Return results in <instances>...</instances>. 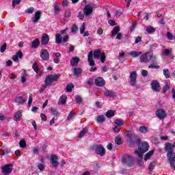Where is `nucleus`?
Listing matches in <instances>:
<instances>
[{"label": "nucleus", "mask_w": 175, "mask_h": 175, "mask_svg": "<svg viewBox=\"0 0 175 175\" xmlns=\"http://www.w3.org/2000/svg\"><path fill=\"white\" fill-rule=\"evenodd\" d=\"M88 132V128L87 127L83 128L82 131L79 133L78 135V138L81 139L84 137V136H85V133H87Z\"/></svg>", "instance_id": "27"}, {"label": "nucleus", "mask_w": 175, "mask_h": 175, "mask_svg": "<svg viewBox=\"0 0 175 175\" xmlns=\"http://www.w3.org/2000/svg\"><path fill=\"white\" fill-rule=\"evenodd\" d=\"M69 40V36L66 35L63 38L62 36L59 33L55 34V43L57 44H61V43L63 42V43H66Z\"/></svg>", "instance_id": "8"}, {"label": "nucleus", "mask_w": 175, "mask_h": 175, "mask_svg": "<svg viewBox=\"0 0 175 175\" xmlns=\"http://www.w3.org/2000/svg\"><path fill=\"white\" fill-rule=\"evenodd\" d=\"M51 163L52 165V167H57V166L59 165V163H58V156L56 154H51Z\"/></svg>", "instance_id": "14"}, {"label": "nucleus", "mask_w": 175, "mask_h": 175, "mask_svg": "<svg viewBox=\"0 0 175 175\" xmlns=\"http://www.w3.org/2000/svg\"><path fill=\"white\" fill-rule=\"evenodd\" d=\"M94 84L96 85V87H105L106 85V81L105 79H103V78L98 77L95 79Z\"/></svg>", "instance_id": "15"}, {"label": "nucleus", "mask_w": 175, "mask_h": 175, "mask_svg": "<svg viewBox=\"0 0 175 175\" xmlns=\"http://www.w3.org/2000/svg\"><path fill=\"white\" fill-rule=\"evenodd\" d=\"M73 117H75V113H73V111H71L69 113L67 119L68 120V121H70V120H72V118H73Z\"/></svg>", "instance_id": "55"}, {"label": "nucleus", "mask_w": 175, "mask_h": 175, "mask_svg": "<svg viewBox=\"0 0 175 175\" xmlns=\"http://www.w3.org/2000/svg\"><path fill=\"white\" fill-rule=\"evenodd\" d=\"M21 117H23V115L21 114V111H18L14 115V118L15 121H20V120H21Z\"/></svg>", "instance_id": "34"}, {"label": "nucleus", "mask_w": 175, "mask_h": 175, "mask_svg": "<svg viewBox=\"0 0 175 175\" xmlns=\"http://www.w3.org/2000/svg\"><path fill=\"white\" fill-rule=\"evenodd\" d=\"M70 16H72V12H70V10H67L64 12V17H66V18H69Z\"/></svg>", "instance_id": "48"}, {"label": "nucleus", "mask_w": 175, "mask_h": 175, "mask_svg": "<svg viewBox=\"0 0 175 175\" xmlns=\"http://www.w3.org/2000/svg\"><path fill=\"white\" fill-rule=\"evenodd\" d=\"M32 68L36 73H39V66H38V63L34 62L32 65Z\"/></svg>", "instance_id": "44"}, {"label": "nucleus", "mask_w": 175, "mask_h": 175, "mask_svg": "<svg viewBox=\"0 0 175 175\" xmlns=\"http://www.w3.org/2000/svg\"><path fill=\"white\" fill-rule=\"evenodd\" d=\"M129 143L131 146V147L132 148H133V147H135V146H139L140 144V143H142V139H140V137H139L138 135H135L134 137H133V139H130L129 140Z\"/></svg>", "instance_id": "9"}, {"label": "nucleus", "mask_w": 175, "mask_h": 175, "mask_svg": "<svg viewBox=\"0 0 175 175\" xmlns=\"http://www.w3.org/2000/svg\"><path fill=\"white\" fill-rule=\"evenodd\" d=\"M75 100L77 103L80 104L83 102V98L80 96H76Z\"/></svg>", "instance_id": "51"}, {"label": "nucleus", "mask_w": 175, "mask_h": 175, "mask_svg": "<svg viewBox=\"0 0 175 175\" xmlns=\"http://www.w3.org/2000/svg\"><path fill=\"white\" fill-rule=\"evenodd\" d=\"M59 10H61V7L58 5V3H55L54 6L55 14H58V13H59Z\"/></svg>", "instance_id": "39"}, {"label": "nucleus", "mask_w": 175, "mask_h": 175, "mask_svg": "<svg viewBox=\"0 0 175 175\" xmlns=\"http://www.w3.org/2000/svg\"><path fill=\"white\" fill-rule=\"evenodd\" d=\"M170 53H171V52L170 51L169 49H165L164 50V54H165V55H166V57H169V55H170Z\"/></svg>", "instance_id": "64"}, {"label": "nucleus", "mask_w": 175, "mask_h": 175, "mask_svg": "<svg viewBox=\"0 0 175 175\" xmlns=\"http://www.w3.org/2000/svg\"><path fill=\"white\" fill-rule=\"evenodd\" d=\"M169 90H170V86L169 85H165L163 88V92H166L167 91H169Z\"/></svg>", "instance_id": "61"}, {"label": "nucleus", "mask_w": 175, "mask_h": 175, "mask_svg": "<svg viewBox=\"0 0 175 175\" xmlns=\"http://www.w3.org/2000/svg\"><path fill=\"white\" fill-rule=\"evenodd\" d=\"M16 55L18 57V58L21 59V58H23V52L21 51H18L16 53Z\"/></svg>", "instance_id": "63"}, {"label": "nucleus", "mask_w": 175, "mask_h": 175, "mask_svg": "<svg viewBox=\"0 0 175 175\" xmlns=\"http://www.w3.org/2000/svg\"><path fill=\"white\" fill-rule=\"evenodd\" d=\"M58 79H59V75H49L46 77L44 83L46 85H51L53 83L57 81Z\"/></svg>", "instance_id": "5"}, {"label": "nucleus", "mask_w": 175, "mask_h": 175, "mask_svg": "<svg viewBox=\"0 0 175 175\" xmlns=\"http://www.w3.org/2000/svg\"><path fill=\"white\" fill-rule=\"evenodd\" d=\"M40 58H42V61H49L50 59V53L47 49H42L40 51Z\"/></svg>", "instance_id": "12"}, {"label": "nucleus", "mask_w": 175, "mask_h": 175, "mask_svg": "<svg viewBox=\"0 0 175 175\" xmlns=\"http://www.w3.org/2000/svg\"><path fill=\"white\" fill-rule=\"evenodd\" d=\"M21 0H13L12 1V8H16V5H20Z\"/></svg>", "instance_id": "54"}, {"label": "nucleus", "mask_w": 175, "mask_h": 175, "mask_svg": "<svg viewBox=\"0 0 175 175\" xmlns=\"http://www.w3.org/2000/svg\"><path fill=\"white\" fill-rule=\"evenodd\" d=\"M74 88H75V85L73 83H70L67 85L66 90L67 92H72Z\"/></svg>", "instance_id": "38"}, {"label": "nucleus", "mask_w": 175, "mask_h": 175, "mask_svg": "<svg viewBox=\"0 0 175 175\" xmlns=\"http://www.w3.org/2000/svg\"><path fill=\"white\" fill-rule=\"evenodd\" d=\"M126 136H127V137H129V140H131V139H132V137L133 136V134L132 133V131H127L125 133Z\"/></svg>", "instance_id": "53"}, {"label": "nucleus", "mask_w": 175, "mask_h": 175, "mask_svg": "<svg viewBox=\"0 0 175 175\" xmlns=\"http://www.w3.org/2000/svg\"><path fill=\"white\" fill-rule=\"evenodd\" d=\"M94 150L97 155H100V157H105L106 155V149H105L103 145H96L94 147Z\"/></svg>", "instance_id": "7"}, {"label": "nucleus", "mask_w": 175, "mask_h": 175, "mask_svg": "<svg viewBox=\"0 0 175 175\" xmlns=\"http://www.w3.org/2000/svg\"><path fill=\"white\" fill-rule=\"evenodd\" d=\"M40 118L42 121H47V116L43 113H40Z\"/></svg>", "instance_id": "59"}, {"label": "nucleus", "mask_w": 175, "mask_h": 175, "mask_svg": "<svg viewBox=\"0 0 175 175\" xmlns=\"http://www.w3.org/2000/svg\"><path fill=\"white\" fill-rule=\"evenodd\" d=\"M115 143L118 146H121L122 143H124V141L122 140V138L120 136H117L115 137Z\"/></svg>", "instance_id": "36"}, {"label": "nucleus", "mask_w": 175, "mask_h": 175, "mask_svg": "<svg viewBox=\"0 0 175 175\" xmlns=\"http://www.w3.org/2000/svg\"><path fill=\"white\" fill-rule=\"evenodd\" d=\"M102 55V52L100 49L94 50V51H90L88 55V62L90 66H94L95 62L94 59H98Z\"/></svg>", "instance_id": "1"}, {"label": "nucleus", "mask_w": 175, "mask_h": 175, "mask_svg": "<svg viewBox=\"0 0 175 175\" xmlns=\"http://www.w3.org/2000/svg\"><path fill=\"white\" fill-rule=\"evenodd\" d=\"M68 98L65 95H62L59 99L58 105H66Z\"/></svg>", "instance_id": "26"}, {"label": "nucleus", "mask_w": 175, "mask_h": 175, "mask_svg": "<svg viewBox=\"0 0 175 175\" xmlns=\"http://www.w3.org/2000/svg\"><path fill=\"white\" fill-rule=\"evenodd\" d=\"M72 70L75 77H79L81 76V73H83V69H81V68H73Z\"/></svg>", "instance_id": "23"}, {"label": "nucleus", "mask_w": 175, "mask_h": 175, "mask_svg": "<svg viewBox=\"0 0 175 175\" xmlns=\"http://www.w3.org/2000/svg\"><path fill=\"white\" fill-rule=\"evenodd\" d=\"M33 12H35V8H33V7L28 8L25 10V13H28L29 14H32V13H33Z\"/></svg>", "instance_id": "49"}, {"label": "nucleus", "mask_w": 175, "mask_h": 175, "mask_svg": "<svg viewBox=\"0 0 175 175\" xmlns=\"http://www.w3.org/2000/svg\"><path fill=\"white\" fill-rule=\"evenodd\" d=\"M163 75L165 76V79H169L170 77V73L169 72V69L165 68L163 70Z\"/></svg>", "instance_id": "40"}, {"label": "nucleus", "mask_w": 175, "mask_h": 175, "mask_svg": "<svg viewBox=\"0 0 175 175\" xmlns=\"http://www.w3.org/2000/svg\"><path fill=\"white\" fill-rule=\"evenodd\" d=\"M9 154V152L8 150V148L5 146H1V148L0 149V155L3 157V155H8Z\"/></svg>", "instance_id": "31"}, {"label": "nucleus", "mask_w": 175, "mask_h": 175, "mask_svg": "<svg viewBox=\"0 0 175 175\" xmlns=\"http://www.w3.org/2000/svg\"><path fill=\"white\" fill-rule=\"evenodd\" d=\"M19 146L21 148H25L27 147V142L24 139H21L19 142Z\"/></svg>", "instance_id": "45"}, {"label": "nucleus", "mask_w": 175, "mask_h": 175, "mask_svg": "<svg viewBox=\"0 0 175 175\" xmlns=\"http://www.w3.org/2000/svg\"><path fill=\"white\" fill-rule=\"evenodd\" d=\"M38 167L39 170H40V172H43V170H44L46 167L43 164H39Z\"/></svg>", "instance_id": "62"}, {"label": "nucleus", "mask_w": 175, "mask_h": 175, "mask_svg": "<svg viewBox=\"0 0 175 175\" xmlns=\"http://www.w3.org/2000/svg\"><path fill=\"white\" fill-rule=\"evenodd\" d=\"M136 79H137V72L132 71L130 73V84L133 87H136Z\"/></svg>", "instance_id": "11"}, {"label": "nucleus", "mask_w": 175, "mask_h": 175, "mask_svg": "<svg viewBox=\"0 0 175 175\" xmlns=\"http://www.w3.org/2000/svg\"><path fill=\"white\" fill-rule=\"evenodd\" d=\"M51 111L53 116H55V117H58V116H59V113L58 112V109H57V108H51Z\"/></svg>", "instance_id": "41"}, {"label": "nucleus", "mask_w": 175, "mask_h": 175, "mask_svg": "<svg viewBox=\"0 0 175 175\" xmlns=\"http://www.w3.org/2000/svg\"><path fill=\"white\" fill-rule=\"evenodd\" d=\"M94 12V8L90 5H87L85 6V8L83 10V13L85 14V16H90L91 13Z\"/></svg>", "instance_id": "19"}, {"label": "nucleus", "mask_w": 175, "mask_h": 175, "mask_svg": "<svg viewBox=\"0 0 175 175\" xmlns=\"http://www.w3.org/2000/svg\"><path fill=\"white\" fill-rule=\"evenodd\" d=\"M167 38L168 40H173V34L172 33L167 31Z\"/></svg>", "instance_id": "57"}, {"label": "nucleus", "mask_w": 175, "mask_h": 175, "mask_svg": "<svg viewBox=\"0 0 175 175\" xmlns=\"http://www.w3.org/2000/svg\"><path fill=\"white\" fill-rule=\"evenodd\" d=\"M104 96H107V98H114L117 96V92H113L111 90H107L103 92Z\"/></svg>", "instance_id": "21"}, {"label": "nucleus", "mask_w": 175, "mask_h": 175, "mask_svg": "<svg viewBox=\"0 0 175 175\" xmlns=\"http://www.w3.org/2000/svg\"><path fill=\"white\" fill-rule=\"evenodd\" d=\"M148 150H150V145L147 142H140L138 146V150H135L134 153L136 154L138 152L139 154L144 155V153L147 152Z\"/></svg>", "instance_id": "2"}, {"label": "nucleus", "mask_w": 175, "mask_h": 175, "mask_svg": "<svg viewBox=\"0 0 175 175\" xmlns=\"http://www.w3.org/2000/svg\"><path fill=\"white\" fill-rule=\"evenodd\" d=\"M6 47H8V44L6 43H4L0 49L1 53H5V51L6 50Z\"/></svg>", "instance_id": "56"}, {"label": "nucleus", "mask_w": 175, "mask_h": 175, "mask_svg": "<svg viewBox=\"0 0 175 175\" xmlns=\"http://www.w3.org/2000/svg\"><path fill=\"white\" fill-rule=\"evenodd\" d=\"M149 62L152 63L148 66L149 69H159V68H161V66L157 64V55H154L152 53H150L149 56Z\"/></svg>", "instance_id": "3"}, {"label": "nucleus", "mask_w": 175, "mask_h": 175, "mask_svg": "<svg viewBox=\"0 0 175 175\" xmlns=\"http://www.w3.org/2000/svg\"><path fill=\"white\" fill-rule=\"evenodd\" d=\"M122 163L124 166L132 167L133 166V158L131 155H124L122 158Z\"/></svg>", "instance_id": "4"}, {"label": "nucleus", "mask_w": 175, "mask_h": 175, "mask_svg": "<svg viewBox=\"0 0 175 175\" xmlns=\"http://www.w3.org/2000/svg\"><path fill=\"white\" fill-rule=\"evenodd\" d=\"M115 124H116V125H118V126H121L124 125V120H116L115 121Z\"/></svg>", "instance_id": "50"}, {"label": "nucleus", "mask_w": 175, "mask_h": 175, "mask_svg": "<svg viewBox=\"0 0 175 175\" xmlns=\"http://www.w3.org/2000/svg\"><path fill=\"white\" fill-rule=\"evenodd\" d=\"M79 62H80V57H72L70 60V65L71 66H75V65H76V64H79Z\"/></svg>", "instance_id": "30"}, {"label": "nucleus", "mask_w": 175, "mask_h": 175, "mask_svg": "<svg viewBox=\"0 0 175 175\" xmlns=\"http://www.w3.org/2000/svg\"><path fill=\"white\" fill-rule=\"evenodd\" d=\"M129 55H131L133 58H136V57H140V55H142V52L132 51L129 53Z\"/></svg>", "instance_id": "32"}, {"label": "nucleus", "mask_w": 175, "mask_h": 175, "mask_svg": "<svg viewBox=\"0 0 175 175\" xmlns=\"http://www.w3.org/2000/svg\"><path fill=\"white\" fill-rule=\"evenodd\" d=\"M116 111L115 110H108L106 112V117L107 118H112V117H114V116L116 115Z\"/></svg>", "instance_id": "29"}, {"label": "nucleus", "mask_w": 175, "mask_h": 175, "mask_svg": "<svg viewBox=\"0 0 175 175\" xmlns=\"http://www.w3.org/2000/svg\"><path fill=\"white\" fill-rule=\"evenodd\" d=\"M78 31H79V27H77V25H72L71 28L72 33H77Z\"/></svg>", "instance_id": "46"}, {"label": "nucleus", "mask_w": 175, "mask_h": 175, "mask_svg": "<svg viewBox=\"0 0 175 175\" xmlns=\"http://www.w3.org/2000/svg\"><path fill=\"white\" fill-rule=\"evenodd\" d=\"M173 148H174V146H173L172 144H171L170 142H167L165 144V146H164L165 151H167L168 152H174Z\"/></svg>", "instance_id": "24"}, {"label": "nucleus", "mask_w": 175, "mask_h": 175, "mask_svg": "<svg viewBox=\"0 0 175 175\" xmlns=\"http://www.w3.org/2000/svg\"><path fill=\"white\" fill-rule=\"evenodd\" d=\"M100 57V62H102V64H103V62L106 61V54L105 53H102Z\"/></svg>", "instance_id": "52"}, {"label": "nucleus", "mask_w": 175, "mask_h": 175, "mask_svg": "<svg viewBox=\"0 0 175 175\" xmlns=\"http://www.w3.org/2000/svg\"><path fill=\"white\" fill-rule=\"evenodd\" d=\"M146 32H148V33H152L155 32V29L152 26H149L146 28Z\"/></svg>", "instance_id": "47"}, {"label": "nucleus", "mask_w": 175, "mask_h": 175, "mask_svg": "<svg viewBox=\"0 0 175 175\" xmlns=\"http://www.w3.org/2000/svg\"><path fill=\"white\" fill-rule=\"evenodd\" d=\"M97 122H104V121H106V118L104 116V115L98 116H97Z\"/></svg>", "instance_id": "42"}, {"label": "nucleus", "mask_w": 175, "mask_h": 175, "mask_svg": "<svg viewBox=\"0 0 175 175\" xmlns=\"http://www.w3.org/2000/svg\"><path fill=\"white\" fill-rule=\"evenodd\" d=\"M140 133H147L148 132V129L145 126H142L139 127Z\"/></svg>", "instance_id": "43"}, {"label": "nucleus", "mask_w": 175, "mask_h": 175, "mask_svg": "<svg viewBox=\"0 0 175 175\" xmlns=\"http://www.w3.org/2000/svg\"><path fill=\"white\" fill-rule=\"evenodd\" d=\"M40 46V40L39 38H36L31 42V49H38Z\"/></svg>", "instance_id": "25"}, {"label": "nucleus", "mask_w": 175, "mask_h": 175, "mask_svg": "<svg viewBox=\"0 0 175 175\" xmlns=\"http://www.w3.org/2000/svg\"><path fill=\"white\" fill-rule=\"evenodd\" d=\"M167 157L168 158V162L172 168L175 170V152H167Z\"/></svg>", "instance_id": "6"}, {"label": "nucleus", "mask_w": 175, "mask_h": 175, "mask_svg": "<svg viewBox=\"0 0 175 175\" xmlns=\"http://www.w3.org/2000/svg\"><path fill=\"white\" fill-rule=\"evenodd\" d=\"M118 32H120V27L116 26L115 27H113V30L111 31V36L112 37L116 36V35H117Z\"/></svg>", "instance_id": "35"}, {"label": "nucleus", "mask_w": 175, "mask_h": 175, "mask_svg": "<svg viewBox=\"0 0 175 175\" xmlns=\"http://www.w3.org/2000/svg\"><path fill=\"white\" fill-rule=\"evenodd\" d=\"M157 165V163H155V161H152L148 166V172H149V174H151V173H152V170H154V169L155 168V165Z\"/></svg>", "instance_id": "33"}, {"label": "nucleus", "mask_w": 175, "mask_h": 175, "mask_svg": "<svg viewBox=\"0 0 175 175\" xmlns=\"http://www.w3.org/2000/svg\"><path fill=\"white\" fill-rule=\"evenodd\" d=\"M137 25V22L135 21L132 23L131 26V31H135L136 26Z\"/></svg>", "instance_id": "58"}, {"label": "nucleus", "mask_w": 175, "mask_h": 175, "mask_svg": "<svg viewBox=\"0 0 175 175\" xmlns=\"http://www.w3.org/2000/svg\"><path fill=\"white\" fill-rule=\"evenodd\" d=\"M151 87H152V90H153V91H155L156 92H159V82H158V81H157V80H154L151 83Z\"/></svg>", "instance_id": "22"}, {"label": "nucleus", "mask_w": 175, "mask_h": 175, "mask_svg": "<svg viewBox=\"0 0 175 175\" xmlns=\"http://www.w3.org/2000/svg\"><path fill=\"white\" fill-rule=\"evenodd\" d=\"M154 150H152L148 152L144 157V161H148V159H150V158H151V157L154 154Z\"/></svg>", "instance_id": "28"}, {"label": "nucleus", "mask_w": 175, "mask_h": 175, "mask_svg": "<svg viewBox=\"0 0 175 175\" xmlns=\"http://www.w3.org/2000/svg\"><path fill=\"white\" fill-rule=\"evenodd\" d=\"M155 114L158 118L160 120H165L166 118V111L162 109H159L155 111Z\"/></svg>", "instance_id": "13"}, {"label": "nucleus", "mask_w": 175, "mask_h": 175, "mask_svg": "<svg viewBox=\"0 0 175 175\" xmlns=\"http://www.w3.org/2000/svg\"><path fill=\"white\" fill-rule=\"evenodd\" d=\"M84 31H85V24L83 23L82 27L80 29V33L83 35V33H84Z\"/></svg>", "instance_id": "60"}, {"label": "nucleus", "mask_w": 175, "mask_h": 175, "mask_svg": "<svg viewBox=\"0 0 175 175\" xmlns=\"http://www.w3.org/2000/svg\"><path fill=\"white\" fill-rule=\"evenodd\" d=\"M15 102H16V103H25L27 100L23 96H18L15 98Z\"/></svg>", "instance_id": "37"}, {"label": "nucleus", "mask_w": 175, "mask_h": 175, "mask_svg": "<svg viewBox=\"0 0 175 175\" xmlns=\"http://www.w3.org/2000/svg\"><path fill=\"white\" fill-rule=\"evenodd\" d=\"M49 42H50V37L49 36V34L43 33L42 37L41 38L42 46H46V44H49Z\"/></svg>", "instance_id": "16"}, {"label": "nucleus", "mask_w": 175, "mask_h": 175, "mask_svg": "<svg viewBox=\"0 0 175 175\" xmlns=\"http://www.w3.org/2000/svg\"><path fill=\"white\" fill-rule=\"evenodd\" d=\"M3 174L8 175L13 172V165L12 164H7L1 167Z\"/></svg>", "instance_id": "10"}, {"label": "nucleus", "mask_w": 175, "mask_h": 175, "mask_svg": "<svg viewBox=\"0 0 175 175\" xmlns=\"http://www.w3.org/2000/svg\"><path fill=\"white\" fill-rule=\"evenodd\" d=\"M151 53L148 52L144 55H142L139 57L141 62H146V64L150 62V55Z\"/></svg>", "instance_id": "17"}, {"label": "nucleus", "mask_w": 175, "mask_h": 175, "mask_svg": "<svg viewBox=\"0 0 175 175\" xmlns=\"http://www.w3.org/2000/svg\"><path fill=\"white\" fill-rule=\"evenodd\" d=\"M135 154L137 157V161L138 166H143L144 165V163L143 162V157L144 154H142V153H139L138 152H136V153Z\"/></svg>", "instance_id": "18"}, {"label": "nucleus", "mask_w": 175, "mask_h": 175, "mask_svg": "<svg viewBox=\"0 0 175 175\" xmlns=\"http://www.w3.org/2000/svg\"><path fill=\"white\" fill-rule=\"evenodd\" d=\"M40 16H42V12L38 11L35 13L34 17L31 18V21L33 24H36V23L40 20Z\"/></svg>", "instance_id": "20"}]
</instances>
